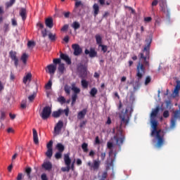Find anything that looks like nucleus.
<instances>
[{"instance_id":"21","label":"nucleus","mask_w":180,"mask_h":180,"mask_svg":"<svg viewBox=\"0 0 180 180\" xmlns=\"http://www.w3.org/2000/svg\"><path fill=\"white\" fill-rule=\"evenodd\" d=\"M32 133L34 144H39V136L37 135V131L36 130V129H32Z\"/></svg>"},{"instance_id":"64","label":"nucleus","mask_w":180,"mask_h":180,"mask_svg":"<svg viewBox=\"0 0 180 180\" xmlns=\"http://www.w3.org/2000/svg\"><path fill=\"white\" fill-rule=\"evenodd\" d=\"M22 178H23V174L22 173H18L17 176V180H22Z\"/></svg>"},{"instance_id":"4","label":"nucleus","mask_w":180,"mask_h":180,"mask_svg":"<svg viewBox=\"0 0 180 180\" xmlns=\"http://www.w3.org/2000/svg\"><path fill=\"white\" fill-rule=\"evenodd\" d=\"M114 140H115V143L117 146L120 148L123 146V143H124V140H126V136H124V134L123 133V130L122 127H120L116 134L113 137Z\"/></svg>"},{"instance_id":"12","label":"nucleus","mask_w":180,"mask_h":180,"mask_svg":"<svg viewBox=\"0 0 180 180\" xmlns=\"http://www.w3.org/2000/svg\"><path fill=\"white\" fill-rule=\"evenodd\" d=\"M9 56L10 58H11L13 61H14L15 67L18 68V65H19V59L18 58V56H16V51H11L9 52Z\"/></svg>"},{"instance_id":"22","label":"nucleus","mask_w":180,"mask_h":180,"mask_svg":"<svg viewBox=\"0 0 180 180\" xmlns=\"http://www.w3.org/2000/svg\"><path fill=\"white\" fill-rule=\"evenodd\" d=\"M20 16H21L22 20H26L27 15L26 14V8H22L20 10Z\"/></svg>"},{"instance_id":"11","label":"nucleus","mask_w":180,"mask_h":180,"mask_svg":"<svg viewBox=\"0 0 180 180\" xmlns=\"http://www.w3.org/2000/svg\"><path fill=\"white\" fill-rule=\"evenodd\" d=\"M77 70L78 71H79V72H81V77L82 79L85 78V77H86V70H87V67L86 65L82 64V63H80L78 66H77Z\"/></svg>"},{"instance_id":"5","label":"nucleus","mask_w":180,"mask_h":180,"mask_svg":"<svg viewBox=\"0 0 180 180\" xmlns=\"http://www.w3.org/2000/svg\"><path fill=\"white\" fill-rule=\"evenodd\" d=\"M180 120V105H179V110L174 112V115L171 119L170 129H174L176 124V120Z\"/></svg>"},{"instance_id":"16","label":"nucleus","mask_w":180,"mask_h":180,"mask_svg":"<svg viewBox=\"0 0 180 180\" xmlns=\"http://www.w3.org/2000/svg\"><path fill=\"white\" fill-rule=\"evenodd\" d=\"M63 126L64 123L63 122V121H58V122L56 124V126L54 127L55 133H56V134H58L60 131H61V129H63Z\"/></svg>"},{"instance_id":"51","label":"nucleus","mask_w":180,"mask_h":180,"mask_svg":"<svg viewBox=\"0 0 180 180\" xmlns=\"http://www.w3.org/2000/svg\"><path fill=\"white\" fill-rule=\"evenodd\" d=\"M4 33H8V32H9V24H4Z\"/></svg>"},{"instance_id":"25","label":"nucleus","mask_w":180,"mask_h":180,"mask_svg":"<svg viewBox=\"0 0 180 180\" xmlns=\"http://www.w3.org/2000/svg\"><path fill=\"white\" fill-rule=\"evenodd\" d=\"M64 111L63 110V109H59L57 111H53L52 113V116L53 117H55V118L60 117V116H61V114Z\"/></svg>"},{"instance_id":"18","label":"nucleus","mask_w":180,"mask_h":180,"mask_svg":"<svg viewBox=\"0 0 180 180\" xmlns=\"http://www.w3.org/2000/svg\"><path fill=\"white\" fill-rule=\"evenodd\" d=\"M160 112V106L158 105L155 109L153 110L150 113V118L154 119L155 117H157V115H158V112Z\"/></svg>"},{"instance_id":"49","label":"nucleus","mask_w":180,"mask_h":180,"mask_svg":"<svg viewBox=\"0 0 180 180\" xmlns=\"http://www.w3.org/2000/svg\"><path fill=\"white\" fill-rule=\"evenodd\" d=\"M34 46H36V43L33 41H29L27 42V47L30 48V47H34Z\"/></svg>"},{"instance_id":"40","label":"nucleus","mask_w":180,"mask_h":180,"mask_svg":"<svg viewBox=\"0 0 180 180\" xmlns=\"http://www.w3.org/2000/svg\"><path fill=\"white\" fill-rule=\"evenodd\" d=\"M46 155L48 158H51V157H53V149H48Z\"/></svg>"},{"instance_id":"37","label":"nucleus","mask_w":180,"mask_h":180,"mask_svg":"<svg viewBox=\"0 0 180 180\" xmlns=\"http://www.w3.org/2000/svg\"><path fill=\"white\" fill-rule=\"evenodd\" d=\"M81 84H82V88H84V89H88V86L89 85V83L88 82V81L83 79L81 81Z\"/></svg>"},{"instance_id":"48","label":"nucleus","mask_w":180,"mask_h":180,"mask_svg":"<svg viewBox=\"0 0 180 180\" xmlns=\"http://www.w3.org/2000/svg\"><path fill=\"white\" fill-rule=\"evenodd\" d=\"M58 102H60V103H65L66 101H65V98H64V96H61L58 98Z\"/></svg>"},{"instance_id":"44","label":"nucleus","mask_w":180,"mask_h":180,"mask_svg":"<svg viewBox=\"0 0 180 180\" xmlns=\"http://www.w3.org/2000/svg\"><path fill=\"white\" fill-rule=\"evenodd\" d=\"M52 85H53V82H51V80H49L45 86L46 89H51Z\"/></svg>"},{"instance_id":"50","label":"nucleus","mask_w":180,"mask_h":180,"mask_svg":"<svg viewBox=\"0 0 180 180\" xmlns=\"http://www.w3.org/2000/svg\"><path fill=\"white\" fill-rule=\"evenodd\" d=\"M179 85L176 84V86H175V89L174 90V94H175V95H178L179 94Z\"/></svg>"},{"instance_id":"33","label":"nucleus","mask_w":180,"mask_h":180,"mask_svg":"<svg viewBox=\"0 0 180 180\" xmlns=\"http://www.w3.org/2000/svg\"><path fill=\"white\" fill-rule=\"evenodd\" d=\"M5 119H6V112H5V111L4 110H1L0 111V122L2 123V122H4Z\"/></svg>"},{"instance_id":"2","label":"nucleus","mask_w":180,"mask_h":180,"mask_svg":"<svg viewBox=\"0 0 180 180\" xmlns=\"http://www.w3.org/2000/svg\"><path fill=\"white\" fill-rule=\"evenodd\" d=\"M151 133L150 136L152 137H156L157 139V143L155 145V147L157 148H161L162 146H164V134H162L161 133L162 132V130L161 129H158V122L155 120H151Z\"/></svg>"},{"instance_id":"24","label":"nucleus","mask_w":180,"mask_h":180,"mask_svg":"<svg viewBox=\"0 0 180 180\" xmlns=\"http://www.w3.org/2000/svg\"><path fill=\"white\" fill-rule=\"evenodd\" d=\"M71 86H72V88H71L72 91H73V92H74L73 94L78 95V94H79V92H81V89L76 86L75 83H72Z\"/></svg>"},{"instance_id":"57","label":"nucleus","mask_w":180,"mask_h":180,"mask_svg":"<svg viewBox=\"0 0 180 180\" xmlns=\"http://www.w3.org/2000/svg\"><path fill=\"white\" fill-rule=\"evenodd\" d=\"M94 144L99 146L101 144V140H99V136H96Z\"/></svg>"},{"instance_id":"36","label":"nucleus","mask_w":180,"mask_h":180,"mask_svg":"<svg viewBox=\"0 0 180 180\" xmlns=\"http://www.w3.org/2000/svg\"><path fill=\"white\" fill-rule=\"evenodd\" d=\"M89 94L91 96H92V98H95V96H96V94H98V89L94 87L91 89Z\"/></svg>"},{"instance_id":"55","label":"nucleus","mask_w":180,"mask_h":180,"mask_svg":"<svg viewBox=\"0 0 180 180\" xmlns=\"http://www.w3.org/2000/svg\"><path fill=\"white\" fill-rule=\"evenodd\" d=\"M41 33L42 34V37H46L47 36V29L41 30Z\"/></svg>"},{"instance_id":"59","label":"nucleus","mask_w":180,"mask_h":180,"mask_svg":"<svg viewBox=\"0 0 180 180\" xmlns=\"http://www.w3.org/2000/svg\"><path fill=\"white\" fill-rule=\"evenodd\" d=\"M151 20H153V18L151 17H146L144 18V22H146V23H150Z\"/></svg>"},{"instance_id":"38","label":"nucleus","mask_w":180,"mask_h":180,"mask_svg":"<svg viewBox=\"0 0 180 180\" xmlns=\"http://www.w3.org/2000/svg\"><path fill=\"white\" fill-rule=\"evenodd\" d=\"M82 149L83 150V151L84 153H88L89 150H88V143H83L82 144Z\"/></svg>"},{"instance_id":"61","label":"nucleus","mask_w":180,"mask_h":180,"mask_svg":"<svg viewBox=\"0 0 180 180\" xmlns=\"http://www.w3.org/2000/svg\"><path fill=\"white\" fill-rule=\"evenodd\" d=\"M41 180H49V179L47 178V174H46V173H44L41 175Z\"/></svg>"},{"instance_id":"7","label":"nucleus","mask_w":180,"mask_h":180,"mask_svg":"<svg viewBox=\"0 0 180 180\" xmlns=\"http://www.w3.org/2000/svg\"><path fill=\"white\" fill-rule=\"evenodd\" d=\"M50 115H51V108L49 106H46L43 108L40 116L43 120H47V119L50 117Z\"/></svg>"},{"instance_id":"3","label":"nucleus","mask_w":180,"mask_h":180,"mask_svg":"<svg viewBox=\"0 0 180 180\" xmlns=\"http://www.w3.org/2000/svg\"><path fill=\"white\" fill-rule=\"evenodd\" d=\"M131 113H133V105L131 104L128 105L125 110H122L119 115V117L121 120V125L125 124V126H127L129 124Z\"/></svg>"},{"instance_id":"54","label":"nucleus","mask_w":180,"mask_h":180,"mask_svg":"<svg viewBox=\"0 0 180 180\" xmlns=\"http://www.w3.org/2000/svg\"><path fill=\"white\" fill-rule=\"evenodd\" d=\"M151 82V77L150 76L146 77L145 80V85H148Z\"/></svg>"},{"instance_id":"19","label":"nucleus","mask_w":180,"mask_h":180,"mask_svg":"<svg viewBox=\"0 0 180 180\" xmlns=\"http://www.w3.org/2000/svg\"><path fill=\"white\" fill-rule=\"evenodd\" d=\"M25 172L27 176V179L32 180L33 176H32V167H27L25 168Z\"/></svg>"},{"instance_id":"34","label":"nucleus","mask_w":180,"mask_h":180,"mask_svg":"<svg viewBox=\"0 0 180 180\" xmlns=\"http://www.w3.org/2000/svg\"><path fill=\"white\" fill-rule=\"evenodd\" d=\"M58 70L60 74H64V71H65V67L64 66V63H60Z\"/></svg>"},{"instance_id":"13","label":"nucleus","mask_w":180,"mask_h":180,"mask_svg":"<svg viewBox=\"0 0 180 180\" xmlns=\"http://www.w3.org/2000/svg\"><path fill=\"white\" fill-rule=\"evenodd\" d=\"M41 168L44 169V171L50 172L53 169V163L49 160H45L41 165Z\"/></svg>"},{"instance_id":"47","label":"nucleus","mask_w":180,"mask_h":180,"mask_svg":"<svg viewBox=\"0 0 180 180\" xmlns=\"http://www.w3.org/2000/svg\"><path fill=\"white\" fill-rule=\"evenodd\" d=\"M46 148H47L48 150H53V141H50L47 143Z\"/></svg>"},{"instance_id":"14","label":"nucleus","mask_w":180,"mask_h":180,"mask_svg":"<svg viewBox=\"0 0 180 180\" xmlns=\"http://www.w3.org/2000/svg\"><path fill=\"white\" fill-rule=\"evenodd\" d=\"M72 49L74 50V56H79L82 53V49L77 44H73L72 45Z\"/></svg>"},{"instance_id":"10","label":"nucleus","mask_w":180,"mask_h":180,"mask_svg":"<svg viewBox=\"0 0 180 180\" xmlns=\"http://www.w3.org/2000/svg\"><path fill=\"white\" fill-rule=\"evenodd\" d=\"M84 54L86 56H89L90 58H95V57H98V52L96 51V49L95 48H90V49H85L84 50Z\"/></svg>"},{"instance_id":"46","label":"nucleus","mask_w":180,"mask_h":180,"mask_svg":"<svg viewBox=\"0 0 180 180\" xmlns=\"http://www.w3.org/2000/svg\"><path fill=\"white\" fill-rule=\"evenodd\" d=\"M61 157H63V152H57L55 154V158L56 160H60V158H61Z\"/></svg>"},{"instance_id":"43","label":"nucleus","mask_w":180,"mask_h":180,"mask_svg":"<svg viewBox=\"0 0 180 180\" xmlns=\"http://www.w3.org/2000/svg\"><path fill=\"white\" fill-rule=\"evenodd\" d=\"M37 27L38 28V30H43L44 29V25L43 23L39 22L37 23Z\"/></svg>"},{"instance_id":"42","label":"nucleus","mask_w":180,"mask_h":180,"mask_svg":"<svg viewBox=\"0 0 180 180\" xmlns=\"http://www.w3.org/2000/svg\"><path fill=\"white\" fill-rule=\"evenodd\" d=\"M77 98H78V95L72 94V106H73V105H75V102H77Z\"/></svg>"},{"instance_id":"6","label":"nucleus","mask_w":180,"mask_h":180,"mask_svg":"<svg viewBox=\"0 0 180 180\" xmlns=\"http://www.w3.org/2000/svg\"><path fill=\"white\" fill-rule=\"evenodd\" d=\"M64 161L65 164L67 166L66 167H63V172H69L71 169V158H70V153L64 155Z\"/></svg>"},{"instance_id":"62","label":"nucleus","mask_w":180,"mask_h":180,"mask_svg":"<svg viewBox=\"0 0 180 180\" xmlns=\"http://www.w3.org/2000/svg\"><path fill=\"white\" fill-rule=\"evenodd\" d=\"M89 157H91V158H94V157H95V151L94 150H90L89 153Z\"/></svg>"},{"instance_id":"31","label":"nucleus","mask_w":180,"mask_h":180,"mask_svg":"<svg viewBox=\"0 0 180 180\" xmlns=\"http://www.w3.org/2000/svg\"><path fill=\"white\" fill-rule=\"evenodd\" d=\"M95 39H96V44H98V46H101V44H102V36H101V34H97L95 36Z\"/></svg>"},{"instance_id":"23","label":"nucleus","mask_w":180,"mask_h":180,"mask_svg":"<svg viewBox=\"0 0 180 180\" xmlns=\"http://www.w3.org/2000/svg\"><path fill=\"white\" fill-rule=\"evenodd\" d=\"M45 25L47 27H49V29H51L53 26V18H46L45 20Z\"/></svg>"},{"instance_id":"1","label":"nucleus","mask_w":180,"mask_h":180,"mask_svg":"<svg viewBox=\"0 0 180 180\" xmlns=\"http://www.w3.org/2000/svg\"><path fill=\"white\" fill-rule=\"evenodd\" d=\"M151 38L146 39V44L143 49L138 55L139 62L136 66V77L138 81H140L146 74V67H150V48L151 47Z\"/></svg>"},{"instance_id":"30","label":"nucleus","mask_w":180,"mask_h":180,"mask_svg":"<svg viewBox=\"0 0 180 180\" xmlns=\"http://www.w3.org/2000/svg\"><path fill=\"white\" fill-rule=\"evenodd\" d=\"M28 81H32V73L29 72L23 77V83L27 84Z\"/></svg>"},{"instance_id":"35","label":"nucleus","mask_w":180,"mask_h":180,"mask_svg":"<svg viewBox=\"0 0 180 180\" xmlns=\"http://www.w3.org/2000/svg\"><path fill=\"white\" fill-rule=\"evenodd\" d=\"M72 27L74 29V30H78V29L81 27V25L79 24V22L75 21L72 24Z\"/></svg>"},{"instance_id":"15","label":"nucleus","mask_w":180,"mask_h":180,"mask_svg":"<svg viewBox=\"0 0 180 180\" xmlns=\"http://www.w3.org/2000/svg\"><path fill=\"white\" fill-rule=\"evenodd\" d=\"M60 57L61 60H63L68 64V65H71V58H70V56L65 53H61L60 55Z\"/></svg>"},{"instance_id":"53","label":"nucleus","mask_w":180,"mask_h":180,"mask_svg":"<svg viewBox=\"0 0 180 180\" xmlns=\"http://www.w3.org/2000/svg\"><path fill=\"white\" fill-rule=\"evenodd\" d=\"M35 98H36V94H33L32 95H30V96H28V99L30 102H33Z\"/></svg>"},{"instance_id":"26","label":"nucleus","mask_w":180,"mask_h":180,"mask_svg":"<svg viewBox=\"0 0 180 180\" xmlns=\"http://www.w3.org/2000/svg\"><path fill=\"white\" fill-rule=\"evenodd\" d=\"M56 148L58 150L59 153H63L64 150H65V147L61 143H57Z\"/></svg>"},{"instance_id":"39","label":"nucleus","mask_w":180,"mask_h":180,"mask_svg":"<svg viewBox=\"0 0 180 180\" xmlns=\"http://www.w3.org/2000/svg\"><path fill=\"white\" fill-rule=\"evenodd\" d=\"M64 91L65 94H67V95H70V94H71V87H70L68 85L66 84L64 86Z\"/></svg>"},{"instance_id":"45","label":"nucleus","mask_w":180,"mask_h":180,"mask_svg":"<svg viewBox=\"0 0 180 180\" xmlns=\"http://www.w3.org/2000/svg\"><path fill=\"white\" fill-rule=\"evenodd\" d=\"M98 46H99V47H101V50L103 53H106V51H108V46L103 45L102 44Z\"/></svg>"},{"instance_id":"32","label":"nucleus","mask_w":180,"mask_h":180,"mask_svg":"<svg viewBox=\"0 0 180 180\" xmlns=\"http://www.w3.org/2000/svg\"><path fill=\"white\" fill-rule=\"evenodd\" d=\"M48 37H49V40L52 42L56 41V40H57V36L56 35V34H53L51 32L49 33Z\"/></svg>"},{"instance_id":"29","label":"nucleus","mask_w":180,"mask_h":180,"mask_svg":"<svg viewBox=\"0 0 180 180\" xmlns=\"http://www.w3.org/2000/svg\"><path fill=\"white\" fill-rule=\"evenodd\" d=\"M27 58H29V55H27L26 53H22L21 56L20 60L22 61L23 64L26 65L27 63Z\"/></svg>"},{"instance_id":"52","label":"nucleus","mask_w":180,"mask_h":180,"mask_svg":"<svg viewBox=\"0 0 180 180\" xmlns=\"http://www.w3.org/2000/svg\"><path fill=\"white\" fill-rule=\"evenodd\" d=\"M163 117H165V119H167V117H169V111L168 110H165L163 112Z\"/></svg>"},{"instance_id":"58","label":"nucleus","mask_w":180,"mask_h":180,"mask_svg":"<svg viewBox=\"0 0 180 180\" xmlns=\"http://www.w3.org/2000/svg\"><path fill=\"white\" fill-rule=\"evenodd\" d=\"M53 63H55L56 65L57 64H61V59L60 58H55L53 59Z\"/></svg>"},{"instance_id":"41","label":"nucleus","mask_w":180,"mask_h":180,"mask_svg":"<svg viewBox=\"0 0 180 180\" xmlns=\"http://www.w3.org/2000/svg\"><path fill=\"white\" fill-rule=\"evenodd\" d=\"M16 2V0H10L8 2L6 3V8H11Z\"/></svg>"},{"instance_id":"8","label":"nucleus","mask_w":180,"mask_h":180,"mask_svg":"<svg viewBox=\"0 0 180 180\" xmlns=\"http://www.w3.org/2000/svg\"><path fill=\"white\" fill-rule=\"evenodd\" d=\"M87 165L91 171H98L99 169V167H101V161L99 159L94 160L93 163L88 162Z\"/></svg>"},{"instance_id":"20","label":"nucleus","mask_w":180,"mask_h":180,"mask_svg":"<svg viewBox=\"0 0 180 180\" xmlns=\"http://www.w3.org/2000/svg\"><path fill=\"white\" fill-rule=\"evenodd\" d=\"M46 68L49 74H54V72H56V70H57V66L53 64H51V65H49Z\"/></svg>"},{"instance_id":"60","label":"nucleus","mask_w":180,"mask_h":180,"mask_svg":"<svg viewBox=\"0 0 180 180\" xmlns=\"http://www.w3.org/2000/svg\"><path fill=\"white\" fill-rule=\"evenodd\" d=\"M101 161H105V158H106V153L103 152L101 154Z\"/></svg>"},{"instance_id":"63","label":"nucleus","mask_w":180,"mask_h":180,"mask_svg":"<svg viewBox=\"0 0 180 180\" xmlns=\"http://www.w3.org/2000/svg\"><path fill=\"white\" fill-rule=\"evenodd\" d=\"M68 30V25H65L62 28L61 31L62 32H67Z\"/></svg>"},{"instance_id":"9","label":"nucleus","mask_w":180,"mask_h":180,"mask_svg":"<svg viewBox=\"0 0 180 180\" xmlns=\"http://www.w3.org/2000/svg\"><path fill=\"white\" fill-rule=\"evenodd\" d=\"M159 5L160 6L161 12L169 15L170 10L167 5V0H159Z\"/></svg>"},{"instance_id":"27","label":"nucleus","mask_w":180,"mask_h":180,"mask_svg":"<svg viewBox=\"0 0 180 180\" xmlns=\"http://www.w3.org/2000/svg\"><path fill=\"white\" fill-rule=\"evenodd\" d=\"M93 9H94V16L96 18V16H98V14L99 13V6L98 5V4H94Z\"/></svg>"},{"instance_id":"28","label":"nucleus","mask_w":180,"mask_h":180,"mask_svg":"<svg viewBox=\"0 0 180 180\" xmlns=\"http://www.w3.org/2000/svg\"><path fill=\"white\" fill-rule=\"evenodd\" d=\"M107 148L108 150H110L109 155L110 157H112V154H113V143L112 142H108L107 143Z\"/></svg>"},{"instance_id":"56","label":"nucleus","mask_w":180,"mask_h":180,"mask_svg":"<svg viewBox=\"0 0 180 180\" xmlns=\"http://www.w3.org/2000/svg\"><path fill=\"white\" fill-rule=\"evenodd\" d=\"M11 25L12 26H18V21L15 18L11 19Z\"/></svg>"},{"instance_id":"17","label":"nucleus","mask_w":180,"mask_h":180,"mask_svg":"<svg viewBox=\"0 0 180 180\" xmlns=\"http://www.w3.org/2000/svg\"><path fill=\"white\" fill-rule=\"evenodd\" d=\"M86 112H88V110L86 108H84L82 111L79 112L77 114V119L79 120H82V119H84Z\"/></svg>"}]
</instances>
